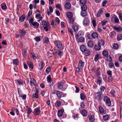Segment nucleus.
Segmentation results:
<instances>
[{
    "mask_svg": "<svg viewBox=\"0 0 122 122\" xmlns=\"http://www.w3.org/2000/svg\"><path fill=\"white\" fill-rule=\"evenodd\" d=\"M30 84L31 86H32L33 85L35 86L36 89V92L35 93L39 94V86L38 85H37L36 82V80L34 79V78L31 79L30 78Z\"/></svg>",
    "mask_w": 122,
    "mask_h": 122,
    "instance_id": "1",
    "label": "nucleus"
},
{
    "mask_svg": "<svg viewBox=\"0 0 122 122\" xmlns=\"http://www.w3.org/2000/svg\"><path fill=\"white\" fill-rule=\"evenodd\" d=\"M42 24L40 25V26H42L43 27L44 29L46 31H48L49 28H50L49 25L50 24L48 21L46 22L45 20H43L41 22Z\"/></svg>",
    "mask_w": 122,
    "mask_h": 122,
    "instance_id": "2",
    "label": "nucleus"
},
{
    "mask_svg": "<svg viewBox=\"0 0 122 122\" xmlns=\"http://www.w3.org/2000/svg\"><path fill=\"white\" fill-rule=\"evenodd\" d=\"M55 45L60 50H63L64 49V47L62 46V44L61 42L59 41H55L54 42Z\"/></svg>",
    "mask_w": 122,
    "mask_h": 122,
    "instance_id": "3",
    "label": "nucleus"
},
{
    "mask_svg": "<svg viewBox=\"0 0 122 122\" xmlns=\"http://www.w3.org/2000/svg\"><path fill=\"white\" fill-rule=\"evenodd\" d=\"M96 94H97V95L96 97H95V99L98 101H100L102 99L103 95L101 92H97Z\"/></svg>",
    "mask_w": 122,
    "mask_h": 122,
    "instance_id": "4",
    "label": "nucleus"
},
{
    "mask_svg": "<svg viewBox=\"0 0 122 122\" xmlns=\"http://www.w3.org/2000/svg\"><path fill=\"white\" fill-rule=\"evenodd\" d=\"M103 100L106 102V104L108 106L111 105V101L109 97L107 96H105L103 98Z\"/></svg>",
    "mask_w": 122,
    "mask_h": 122,
    "instance_id": "5",
    "label": "nucleus"
},
{
    "mask_svg": "<svg viewBox=\"0 0 122 122\" xmlns=\"http://www.w3.org/2000/svg\"><path fill=\"white\" fill-rule=\"evenodd\" d=\"M40 107L39 106L34 110L33 113L35 116H36L39 115L40 114Z\"/></svg>",
    "mask_w": 122,
    "mask_h": 122,
    "instance_id": "6",
    "label": "nucleus"
},
{
    "mask_svg": "<svg viewBox=\"0 0 122 122\" xmlns=\"http://www.w3.org/2000/svg\"><path fill=\"white\" fill-rule=\"evenodd\" d=\"M90 23V20L88 18L85 17L83 20V24L85 26H89Z\"/></svg>",
    "mask_w": 122,
    "mask_h": 122,
    "instance_id": "7",
    "label": "nucleus"
},
{
    "mask_svg": "<svg viewBox=\"0 0 122 122\" xmlns=\"http://www.w3.org/2000/svg\"><path fill=\"white\" fill-rule=\"evenodd\" d=\"M19 32L20 33V36L21 37H23L25 35L27 32L23 29H20L19 30Z\"/></svg>",
    "mask_w": 122,
    "mask_h": 122,
    "instance_id": "8",
    "label": "nucleus"
},
{
    "mask_svg": "<svg viewBox=\"0 0 122 122\" xmlns=\"http://www.w3.org/2000/svg\"><path fill=\"white\" fill-rule=\"evenodd\" d=\"M58 86L57 88L59 90H60L62 91H64L63 90V82H59L57 83Z\"/></svg>",
    "mask_w": 122,
    "mask_h": 122,
    "instance_id": "9",
    "label": "nucleus"
},
{
    "mask_svg": "<svg viewBox=\"0 0 122 122\" xmlns=\"http://www.w3.org/2000/svg\"><path fill=\"white\" fill-rule=\"evenodd\" d=\"M56 50V52L57 53L58 55L59 56H62L63 55V52L61 51L59 49H55V50Z\"/></svg>",
    "mask_w": 122,
    "mask_h": 122,
    "instance_id": "10",
    "label": "nucleus"
},
{
    "mask_svg": "<svg viewBox=\"0 0 122 122\" xmlns=\"http://www.w3.org/2000/svg\"><path fill=\"white\" fill-rule=\"evenodd\" d=\"M99 112L100 113L102 114H105L106 113V111L104 110L102 107H98Z\"/></svg>",
    "mask_w": 122,
    "mask_h": 122,
    "instance_id": "11",
    "label": "nucleus"
},
{
    "mask_svg": "<svg viewBox=\"0 0 122 122\" xmlns=\"http://www.w3.org/2000/svg\"><path fill=\"white\" fill-rule=\"evenodd\" d=\"M85 62L80 59L79 62L78 66L81 68H83Z\"/></svg>",
    "mask_w": 122,
    "mask_h": 122,
    "instance_id": "12",
    "label": "nucleus"
},
{
    "mask_svg": "<svg viewBox=\"0 0 122 122\" xmlns=\"http://www.w3.org/2000/svg\"><path fill=\"white\" fill-rule=\"evenodd\" d=\"M62 94L63 93L61 92L58 91H57L56 94L57 97L59 98L64 97Z\"/></svg>",
    "mask_w": 122,
    "mask_h": 122,
    "instance_id": "13",
    "label": "nucleus"
},
{
    "mask_svg": "<svg viewBox=\"0 0 122 122\" xmlns=\"http://www.w3.org/2000/svg\"><path fill=\"white\" fill-rule=\"evenodd\" d=\"M72 28L74 32H76L78 30V26L77 24H73L72 26Z\"/></svg>",
    "mask_w": 122,
    "mask_h": 122,
    "instance_id": "14",
    "label": "nucleus"
},
{
    "mask_svg": "<svg viewBox=\"0 0 122 122\" xmlns=\"http://www.w3.org/2000/svg\"><path fill=\"white\" fill-rule=\"evenodd\" d=\"M104 11L102 9H100L98 11L97 14V16L98 17H100L101 15L103 13Z\"/></svg>",
    "mask_w": 122,
    "mask_h": 122,
    "instance_id": "15",
    "label": "nucleus"
},
{
    "mask_svg": "<svg viewBox=\"0 0 122 122\" xmlns=\"http://www.w3.org/2000/svg\"><path fill=\"white\" fill-rule=\"evenodd\" d=\"M80 49L81 51L83 52L86 49V46L84 45H82L80 47Z\"/></svg>",
    "mask_w": 122,
    "mask_h": 122,
    "instance_id": "16",
    "label": "nucleus"
},
{
    "mask_svg": "<svg viewBox=\"0 0 122 122\" xmlns=\"http://www.w3.org/2000/svg\"><path fill=\"white\" fill-rule=\"evenodd\" d=\"M64 112V110L63 109L58 110L57 112L58 116L59 117H61L62 116Z\"/></svg>",
    "mask_w": 122,
    "mask_h": 122,
    "instance_id": "17",
    "label": "nucleus"
},
{
    "mask_svg": "<svg viewBox=\"0 0 122 122\" xmlns=\"http://www.w3.org/2000/svg\"><path fill=\"white\" fill-rule=\"evenodd\" d=\"M44 64L43 61H41L40 63H39V69L41 70H42L43 67L44 66Z\"/></svg>",
    "mask_w": 122,
    "mask_h": 122,
    "instance_id": "18",
    "label": "nucleus"
},
{
    "mask_svg": "<svg viewBox=\"0 0 122 122\" xmlns=\"http://www.w3.org/2000/svg\"><path fill=\"white\" fill-rule=\"evenodd\" d=\"M31 25H32L34 28H38L39 26V24L37 22L35 21Z\"/></svg>",
    "mask_w": 122,
    "mask_h": 122,
    "instance_id": "19",
    "label": "nucleus"
},
{
    "mask_svg": "<svg viewBox=\"0 0 122 122\" xmlns=\"http://www.w3.org/2000/svg\"><path fill=\"white\" fill-rule=\"evenodd\" d=\"M15 82L16 83H18L19 85L23 84V81L21 79H19V80H15Z\"/></svg>",
    "mask_w": 122,
    "mask_h": 122,
    "instance_id": "20",
    "label": "nucleus"
},
{
    "mask_svg": "<svg viewBox=\"0 0 122 122\" xmlns=\"http://www.w3.org/2000/svg\"><path fill=\"white\" fill-rule=\"evenodd\" d=\"M80 97L81 100L84 101L86 100V96L84 93H81L80 94Z\"/></svg>",
    "mask_w": 122,
    "mask_h": 122,
    "instance_id": "21",
    "label": "nucleus"
},
{
    "mask_svg": "<svg viewBox=\"0 0 122 122\" xmlns=\"http://www.w3.org/2000/svg\"><path fill=\"white\" fill-rule=\"evenodd\" d=\"M94 48L95 50L97 51L99 50L101 48V46L99 43L96 44L94 46Z\"/></svg>",
    "mask_w": 122,
    "mask_h": 122,
    "instance_id": "22",
    "label": "nucleus"
},
{
    "mask_svg": "<svg viewBox=\"0 0 122 122\" xmlns=\"http://www.w3.org/2000/svg\"><path fill=\"white\" fill-rule=\"evenodd\" d=\"M83 53L85 56H89L91 54V52L90 50L88 49H86Z\"/></svg>",
    "mask_w": 122,
    "mask_h": 122,
    "instance_id": "23",
    "label": "nucleus"
},
{
    "mask_svg": "<svg viewBox=\"0 0 122 122\" xmlns=\"http://www.w3.org/2000/svg\"><path fill=\"white\" fill-rule=\"evenodd\" d=\"M65 7L67 9H70L71 7V3L68 2H66L65 4Z\"/></svg>",
    "mask_w": 122,
    "mask_h": 122,
    "instance_id": "24",
    "label": "nucleus"
},
{
    "mask_svg": "<svg viewBox=\"0 0 122 122\" xmlns=\"http://www.w3.org/2000/svg\"><path fill=\"white\" fill-rule=\"evenodd\" d=\"M26 16L24 14L22 15L19 18V21L22 22L24 21Z\"/></svg>",
    "mask_w": 122,
    "mask_h": 122,
    "instance_id": "25",
    "label": "nucleus"
},
{
    "mask_svg": "<svg viewBox=\"0 0 122 122\" xmlns=\"http://www.w3.org/2000/svg\"><path fill=\"white\" fill-rule=\"evenodd\" d=\"M27 64L30 68L32 70L33 69V63L31 62L30 61H27Z\"/></svg>",
    "mask_w": 122,
    "mask_h": 122,
    "instance_id": "26",
    "label": "nucleus"
},
{
    "mask_svg": "<svg viewBox=\"0 0 122 122\" xmlns=\"http://www.w3.org/2000/svg\"><path fill=\"white\" fill-rule=\"evenodd\" d=\"M91 37L94 38H97L98 37V35L97 33L96 32H93L91 34Z\"/></svg>",
    "mask_w": 122,
    "mask_h": 122,
    "instance_id": "27",
    "label": "nucleus"
},
{
    "mask_svg": "<svg viewBox=\"0 0 122 122\" xmlns=\"http://www.w3.org/2000/svg\"><path fill=\"white\" fill-rule=\"evenodd\" d=\"M26 113L29 114L31 113L32 112L31 109L29 107H28V106H26Z\"/></svg>",
    "mask_w": 122,
    "mask_h": 122,
    "instance_id": "28",
    "label": "nucleus"
},
{
    "mask_svg": "<svg viewBox=\"0 0 122 122\" xmlns=\"http://www.w3.org/2000/svg\"><path fill=\"white\" fill-rule=\"evenodd\" d=\"M113 29L114 30L116 31L117 32L121 31L122 30V28L121 27H114Z\"/></svg>",
    "mask_w": 122,
    "mask_h": 122,
    "instance_id": "29",
    "label": "nucleus"
},
{
    "mask_svg": "<svg viewBox=\"0 0 122 122\" xmlns=\"http://www.w3.org/2000/svg\"><path fill=\"white\" fill-rule=\"evenodd\" d=\"M106 88L105 86H101L100 88V91L99 92H101L102 93L103 92H105Z\"/></svg>",
    "mask_w": 122,
    "mask_h": 122,
    "instance_id": "30",
    "label": "nucleus"
},
{
    "mask_svg": "<svg viewBox=\"0 0 122 122\" xmlns=\"http://www.w3.org/2000/svg\"><path fill=\"white\" fill-rule=\"evenodd\" d=\"M31 54L32 56V58L33 59H35L37 58L38 57V56L37 54H35L33 52H31Z\"/></svg>",
    "mask_w": 122,
    "mask_h": 122,
    "instance_id": "31",
    "label": "nucleus"
},
{
    "mask_svg": "<svg viewBox=\"0 0 122 122\" xmlns=\"http://www.w3.org/2000/svg\"><path fill=\"white\" fill-rule=\"evenodd\" d=\"M100 78L99 77L98 78V79L96 80V81H95V82L97 85H99V86H100L101 85V84L102 82V80L101 78L99 79Z\"/></svg>",
    "mask_w": 122,
    "mask_h": 122,
    "instance_id": "32",
    "label": "nucleus"
},
{
    "mask_svg": "<svg viewBox=\"0 0 122 122\" xmlns=\"http://www.w3.org/2000/svg\"><path fill=\"white\" fill-rule=\"evenodd\" d=\"M61 103L60 101H57L55 103V106L56 107H59L61 105Z\"/></svg>",
    "mask_w": 122,
    "mask_h": 122,
    "instance_id": "33",
    "label": "nucleus"
},
{
    "mask_svg": "<svg viewBox=\"0 0 122 122\" xmlns=\"http://www.w3.org/2000/svg\"><path fill=\"white\" fill-rule=\"evenodd\" d=\"M81 10L86 11L87 9V7L86 4L82 5L81 6Z\"/></svg>",
    "mask_w": 122,
    "mask_h": 122,
    "instance_id": "34",
    "label": "nucleus"
},
{
    "mask_svg": "<svg viewBox=\"0 0 122 122\" xmlns=\"http://www.w3.org/2000/svg\"><path fill=\"white\" fill-rule=\"evenodd\" d=\"M2 9L4 10H5L7 9V7L6 4L5 3H2L1 5Z\"/></svg>",
    "mask_w": 122,
    "mask_h": 122,
    "instance_id": "35",
    "label": "nucleus"
},
{
    "mask_svg": "<svg viewBox=\"0 0 122 122\" xmlns=\"http://www.w3.org/2000/svg\"><path fill=\"white\" fill-rule=\"evenodd\" d=\"M81 15L83 17L86 16L87 15L86 11L81 10Z\"/></svg>",
    "mask_w": 122,
    "mask_h": 122,
    "instance_id": "36",
    "label": "nucleus"
},
{
    "mask_svg": "<svg viewBox=\"0 0 122 122\" xmlns=\"http://www.w3.org/2000/svg\"><path fill=\"white\" fill-rule=\"evenodd\" d=\"M89 117V119L90 121L92 122L94 121V116H92V115H91V114L90 115H89L88 116Z\"/></svg>",
    "mask_w": 122,
    "mask_h": 122,
    "instance_id": "37",
    "label": "nucleus"
},
{
    "mask_svg": "<svg viewBox=\"0 0 122 122\" xmlns=\"http://www.w3.org/2000/svg\"><path fill=\"white\" fill-rule=\"evenodd\" d=\"M93 42L91 41H89L87 43L88 46L90 48L92 47L93 46Z\"/></svg>",
    "mask_w": 122,
    "mask_h": 122,
    "instance_id": "38",
    "label": "nucleus"
},
{
    "mask_svg": "<svg viewBox=\"0 0 122 122\" xmlns=\"http://www.w3.org/2000/svg\"><path fill=\"white\" fill-rule=\"evenodd\" d=\"M81 114L83 116L86 117L87 115V112L86 110H82L81 111Z\"/></svg>",
    "mask_w": 122,
    "mask_h": 122,
    "instance_id": "39",
    "label": "nucleus"
},
{
    "mask_svg": "<svg viewBox=\"0 0 122 122\" xmlns=\"http://www.w3.org/2000/svg\"><path fill=\"white\" fill-rule=\"evenodd\" d=\"M66 15L67 17L70 19L72 18L73 16V14L71 12H69L66 14Z\"/></svg>",
    "mask_w": 122,
    "mask_h": 122,
    "instance_id": "40",
    "label": "nucleus"
},
{
    "mask_svg": "<svg viewBox=\"0 0 122 122\" xmlns=\"http://www.w3.org/2000/svg\"><path fill=\"white\" fill-rule=\"evenodd\" d=\"M116 34V32L114 31L111 32L110 34V37L111 38H112L115 36Z\"/></svg>",
    "mask_w": 122,
    "mask_h": 122,
    "instance_id": "41",
    "label": "nucleus"
},
{
    "mask_svg": "<svg viewBox=\"0 0 122 122\" xmlns=\"http://www.w3.org/2000/svg\"><path fill=\"white\" fill-rule=\"evenodd\" d=\"M100 57V55L99 54H97L94 58V61L96 62L99 59Z\"/></svg>",
    "mask_w": 122,
    "mask_h": 122,
    "instance_id": "42",
    "label": "nucleus"
},
{
    "mask_svg": "<svg viewBox=\"0 0 122 122\" xmlns=\"http://www.w3.org/2000/svg\"><path fill=\"white\" fill-rule=\"evenodd\" d=\"M38 94L36 93H33L32 94L33 98L34 99L38 98L39 97Z\"/></svg>",
    "mask_w": 122,
    "mask_h": 122,
    "instance_id": "43",
    "label": "nucleus"
},
{
    "mask_svg": "<svg viewBox=\"0 0 122 122\" xmlns=\"http://www.w3.org/2000/svg\"><path fill=\"white\" fill-rule=\"evenodd\" d=\"M17 91L18 92V94L19 95V97H20V96H21L22 95V92L20 90V89L18 88H17Z\"/></svg>",
    "mask_w": 122,
    "mask_h": 122,
    "instance_id": "44",
    "label": "nucleus"
},
{
    "mask_svg": "<svg viewBox=\"0 0 122 122\" xmlns=\"http://www.w3.org/2000/svg\"><path fill=\"white\" fill-rule=\"evenodd\" d=\"M102 55L105 57H107L108 55V53L107 51L104 50L102 52Z\"/></svg>",
    "mask_w": 122,
    "mask_h": 122,
    "instance_id": "45",
    "label": "nucleus"
},
{
    "mask_svg": "<svg viewBox=\"0 0 122 122\" xmlns=\"http://www.w3.org/2000/svg\"><path fill=\"white\" fill-rule=\"evenodd\" d=\"M85 41V39L84 37H81L78 39V42H83Z\"/></svg>",
    "mask_w": 122,
    "mask_h": 122,
    "instance_id": "46",
    "label": "nucleus"
},
{
    "mask_svg": "<svg viewBox=\"0 0 122 122\" xmlns=\"http://www.w3.org/2000/svg\"><path fill=\"white\" fill-rule=\"evenodd\" d=\"M111 62L108 63L109 67L110 68H112L113 67L115 68L114 63L112 62Z\"/></svg>",
    "mask_w": 122,
    "mask_h": 122,
    "instance_id": "47",
    "label": "nucleus"
},
{
    "mask_svg": "<svg viewBox=\"0 0 122 122\" xmlns=\"http://www.w3.org/2000/svg\"><path fill=\"white\" fill-rule=\"evenodd\" d=\"M47 80L48 82H50L51 81H52L51 77V75H49L47 77Z\"/></svg>",
    "mask_w": 122,
    "mask_h": 122,
    "instance_id": "48",
    "label": "nucleus"
},
{
    "mask_svg": "<svg viewBox=\"0 0 122 122\" xmlns=\"http://www.w3.org/2000/svg\"><path fill=\"white\" fill-rule=\"evenodd\" d=\"M79 2L81 4L83 5L86 4L87 1L86 0H80Z\"/></svg>",
    "mask_w": 122,
    "mask_h": 122,
    "instance_id": "49",
    "label": "nucleus"
},
{
    "mask_svg": "<svg viewBox=\"0 0 122 122\" xmlns=\"http://www.w3.org/2000/svg\"><path fill=\"white\" fill-rule=\"evenodd\" d=\"M18 63V61L17 59H14L13 60V64L17 65Z\"/></svg>",
    "mask_w": 122,
    "mask_h": 122,
    "instance_id": "50",
    "label": "nucleus"
},
{
    "mask_svg": "<svg viewBox=\"0 0 122 122\" xmlns=\"http://www.w3.org/2000/svg\"><path fill=\"white\" fill-rule=\"evenodd\" d=\"M122 39V34H120L118 35L117 40L118 41H119Z\"/></svg>",
    "mask_w": 122,
    "mask_h": 122,
    "instance_id": "51",
    "label": "nucleus"
},
{
    "mask_svg": "<svg viewBox=\"0 0 122 122\" xmlns=\"http://www.w3.org/2000/svg\"><path fill=\"white\" fill-rule=\"evenodd\" d=\"M113 47L114 49H118L119 47L118 45L117 44H114L113 45Z\"/></svg>",
    "mask_w": 122,
    "mask_h": 122,
    "instance_id": "52",
    "label": "nucleus"
},
{
    "mask_svg": "<svg viewBox=\"0 0 122 122\" xmlns=\"http://www.w3.org/2000/svg\"><path fill=\"white\" fill-rule=\"evenodd\" d=\"M109 116L107 115H104L103 116V119L105 121L107 120L108 119Z\"/></svg>",
    "mask_w": 122,
    "mask_h": 122,
    "instance_id": "53",
    "label": "nucleus"
},
{
    "mask_svg": "<svg viewBox=\"0 0 122 122\" xmlns=\"http://www.w3.org/2000/svg\"><path fill=\"white\" fill-rule=\"evenodd\" d=\"M34 39L37 42H39L41 40L40 37L39 36L36 37L34 38Z\"/></svg>",
    "mask_w": 122,
    "mask_h": 122,
    "instance_id": "54",
    "label": "nucleus"
},
{
    "mask_svg": "<svg viewBox=\"0 0 122 122\" xmlns=\"http://www.w3.org/2000/svg\"><path fill=\"white\" fill-rule=\"evenodd\" d=\"M108 1L107 0H105L104 1H103L102 3V6L104 7L105 6L106 4L107 3Z\"/></svg>",
    "mask_w": 122,
    "mask_h": 122,
    "instance_id": "55",
    "label": "nucleus"
},
{
    "mask_svg": "<svg viewBox=\"0 0 122 122\" xmlns=\"http://www.w3.org/2000/svg\"><path fill=\"white\" fill-rule=\"evenodd\" d=\"M56 8L60 10H62V9L61 7V5L60 4L58 3L57 4V5H56Z\"/></svg>",
    "mask_w": 122,
    "mask_h": 122,
    "instance_id": "56",
    "label": "nucleus"
},
{
    "mask_svg": "<svg viewBox=\"0 0 122 122\" xmlns=\"http://www.w3.org/2000/svg\"><path fill=\"white\" fill-rule=\"evenodd\" d=\"M98 43H99L100 45H101L103 46L104 44V42L103 40L101 39L98 42Z\"/></svg>",
    "mask_w": 122,
    "mask_h": 122,
    "instance_id": "57",
    "label": "nucleus"
},
{
    "mask_svg": "<svg viewBox=\"0 0 122 122\" xmlns=\"http://www.w3.org/2000/svg\"><path fill=\"white\" fill-rule=\"evenodd\" d=\"M58 90H56L55 89H53V90H51V93L52 94H56V93L57 92Z\"/></svg>",
    "mask_w": 122,
    "mask_h": 122,
    "instance_id": "58",
    "label": "nucleus"
},
{
    "mask_svg": "<svg viewBox=\"0 0 122 122\" xmlns=\"http://www.w3.org/2000/svg\"><path fill=\"white\" fill-rule=\"evenodd\" d=\"M34 20L33 19V18H31L30 19V20H29V23L30 24V26H31V25H32V24L33 23H34Z\"/></svg>",
    "mask_w": 122,
    "mask_h": 122,
    "instance_id": "59",
    "label": "nucleus"
},
{
    "mask_svg": "<svg viewBox=\"0 0 122 122\" xmlns=\"http://www.w3.org/2000/svg\"><path fill=\"white\" fill-rule=\"evenodd\" d=\"M12 108L13 109L11 110L12 111H13L14 110H15L16 111V113L17 115H19V111L18 110V109H17L16 108L15 109L14 108Z\"/></svg>",
    "mask_w": 122,
    "mask_h": 122,
    "instance_id": "60",
    "label": "nucleus"
},
{
    "mask_svg": "<svg viewBox=\"0 0 122 122\" xmlns=\"http://www.w3.org/2000/svg\"><path fill=\"white\" fill-rule=\"evenodd\" d=\"M78 34L80 36H83L84 35V33L83 32L81 31H79L78 33Z\"/></svg>",
    "mask_w": 122,
    "mask_h": 122,
    "instance_id": "61",
    "label": "nucleus"
},
{
    "mask_svg": "<svg viewBox=\"0 0 122 122\" xmlns=\"http://www.w3.org/2000/svg\"><path fill=\"white\" fill-rule=\"evenodd\" d=\"M51 71L50 67V66L48 67L46 70V71L47 73H48Z\"/></svg>",
    "mask_w": 122,
    "mask_h": 122,
    "instance_id": "62",
    "label": "nucleus"
},
{
    "mask_svg": "<svg viewBox=\"0 0 122 122\" xmlns=\"http://www.w3.org/2000/svg\"><path fill=\"white\" fill-rule=\"evenodd\" d=\"M56 22L55 20H52V21L51 22V25L54 26V25H56Z\"/></svg>",
    "mask_w": 122,
    "mask_h": 122,
    "instance_id": "63",
    "label": "nucleus"
},
{
    "mask_svg": "<svg viewBox=\"0 0 122 122\" xmlns=\"http://www.w3.org/2000/svg\"><path fill=\"white\" fill-rule=\"evenodd\" d=\"M85 106V105L84 104V102H82L80 104V106L81 107L79 108H83Z\"/></svg>",
    "mask_w": 122,
    "mask_h": 122,
    "instance_id": "64",
    "label": "nucleus"
}]
</instances>
